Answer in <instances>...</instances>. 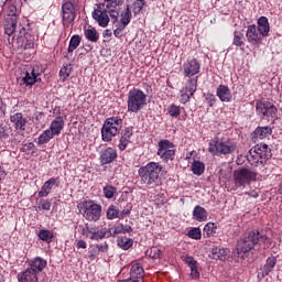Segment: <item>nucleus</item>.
I'll return each mask as SVG.
<instances>
[{
    "instance_id": "nucleus-17",
    "label": "nucleus",
    "mask_w": 282,
    "mask_h": 282,
    "mask_svg": "<svg viewBox=\"0 0 282 282\" xmlns=\"http://www.w3.org/2000/svg\"><path fill=\"white\" fill-rule=\"evenodd\" d=\"M47 268V260L41 257L33 258L29 261V269L32 270L35 274H40L44 269Z\"/></svg>"
},
{
    "instance_id": "nucleus-12",
    "label": "nucleus",
    "mask_w": 282,
    "mask_h": 282,
    "mask_svg": "<svg viewBox=\"0 0 282 282\" xmlns=\"http://www.w3.org/2000/svg\"><path fill=\"white\" fill-rule=\"evenodd\" d=\"M256 111L261 118H276V106L270 101H257Z\"/></svg>"
},
{
    "instance_id": "nucleus-5",
    "label": "nucleus",
    "mask_w": 282,
    "mask_h": 282,
    "mask_svg": "<svg viewBox=\"0 0 282 282\" xmlns=\"http://www.w3.org/2000/svg\"><path fill=\"white\" fill-rule=\"evenodd\" d=\"M272 158V150L268 144H257L249 151L248 160L252 166H263Z\"/></svg>"
},
{
    "instance_id": "nucleus-40",
    "label": "nucleus",
    "mask_w": 282,
    "mask_h": 282,
    "mask_svg": "<svg viewBox=\"0 0 282 282\" xmlns=\"http://www.w3.org/2000/svg\"><path fill=\"white\" fill-rule=\"evenodd\" d=\"M226 257H228V249H214L213 259H219L220 261H226Z\"/></svg>"
},
{
    "instance_id": "nucleus-8",
    "label": "nucleus",
    "mask_w": 282,
    "mask_h": 282,
    "mask_svg": "<svg viewBox=\"0 0 282 282\" xmlns=\"http://www.w3.org/2000/svg\"><path fill=\"white\" fill-rule=\"evenodd\" d=\"M63 129H65V120H63V117L55 118L51 122L50 128L40 134L37 138V144H47V142H50L54 135H61V131H63Z\"/></svg>"
},
{
    "instance_id": "nucleus-41",
    "label": "nucleus",
    "mask_w": 282,
    "mask_h": 282,
    "mask_svg": "<svg viewBox=\"0 0 282 282\" xmlns=\"http://www.w3.org/2000/svg\"><path fill=\"white\" fill-rule=\"evenodd\" d=\"M131 246H133V240L130 238H119L118 239V247L122 248V250H129V248H131Z\"/></svg>"
},
{
    "instance_id": "nucleus-18",
    "label": "nucleus",
    "mask_w": 282,
    "mask_h": 282,
    "mask_svg": "<svg viewBox=\"0 0 282 282\" xmlns=\"http://www.w3.org/2000/svg\"><path fill=\"white\" fill-rule=\"evenodd\" d=\"M84 235L91 239L93 241H98L99 239H105L107 231L105 229H98L96 227H87L84 229Z\"/></svg>"
},
{
    "instance_id": "nucleus-60",
    "label": "nucleus",
    "mask_w": 282,
    "mask_h": 282,
    "mask_svg": "<svg viewBox=\"0 0 282 282\" xmlns=\"http://www.w3.org/2000/svg\"><path fill=\"white\" fill-rule=\"evenodd\" d=\"M34 147V143H29V149H32Z\"/></svg>"
},
{
    "instance_id": "nucleus-1",
    "label": "nucleus",
    "mask_w": 282,
    "mask_h": 282,
    "mask_svg": "<svg viewBox=\"0 0 282 282\" xmlns=\"http://www.w3.org/2000/svg\"><path fill=\"white\" fill-rule=\"evenodd\" d=\"M199 69H202V64L197 59H187L183 64V74L187 79V84L185 88L181 90V101L186 104L191 100V96H194L195 91H197V74H199Z\"/></svg>"
},
{
    "instance_id": "nucleus-39",
    "label": "nucleus",
    "mask_w": 282,
    "mask_h": 282,
    "mask_svg": "<svg viewBox=\"0 0 282 282\" xmlns=\"http://www.w3.org/2000/svg\"><path fill=\"white\" fill-rule=\"evenodd\" d=\"M147 254L150 257V259H162L164 251H162V249L159 247H152L147 251Z\"/></svg>"
},
{
    "instance_id": "nucleus-57",
    "label": "nucleus",
    "mask_w": 282,
    "mask_h": 282,
    "mask_svg": "<svg viewBox=\"0 0 282 282\" xmlns=\"http://www.w3.org/2000/svg\"><path fill=\"white\" fill-rule=\"evenodd\" d=\"M77 248L78 249L83 248V250H85V248H87V242H85V240H78Z\"/></svg>"
},
{
    "instance_id": "nucleus-7",
    "label": "nucleus",
    "mask_w": 282,
    "mask_h": 282,
    "mask_svg": "<svg viewBox=\"0 0 282 282\" xmlns=\"http://www.w3.org/2000/svg\"><path fill=\"white\" fill-rule=\"evenodd\" d=\"M122 129V119L118 117L108 118L101 128V138L104 142H111Z\"/></svg>"
},
{
    "instance_id": "nucleus-25",
    "label": "nucleus",
    "mask_w": 282,
    "mask_h": 282,
    "mask_svg": "<svg viewBox=\"0 0 282 282\" xmlns=\"http://www.w3.org/2000/svg\"><path fill=\"white\" fill-rule=\"evenodd\" d=\"M216 95L221 102H230L232 100V93H230V88L226 85H220L217 88Z\"/></svg>"
},
{
    "instance_id": "nucleus-35",
    "label": "nucleus",
    "mask_w": 282,
    "mask_h": 282,
    "mask_svg": "<svg viewBox=\"0 0 282 282\" xmlns=\"http://www.w3.org/2000/svg\"><path fill=\"white\" fill-rule=\"evenodd\" d=\"M246 43V39L243 36V33L239 32V31H235L234 32V40H232V44L236 47H243Z\"/></svg>"
},
{
    "instance_id": "nucleus-37",
    "label": "nucleus",
    "mask_w": 282,
    "mask_h": 282,
    "mask_svg": "<svg viewBox=\"0 0 282 282\" xmlns=\"http://www.w3.org/2000/svg\"><path fill=\"white\" fill-rule=\"evenodd\" d=\"M120 23L122 25V30H124L128 23H131V8L129 6L126 9L124 13H121Z\"/></svg>"
},
{
    "instance_id": "nucleus-19",
    "label": "nucleus",
    "mask_w": 282,
    "mask_h": 282,
    "mask_svg": "<svg viewBox=\"0 0 282 282\" xmlns=\"http://www.w3.org/2000/svg\"><path fill=\"white\" fill-rule=\"evenodd\" d=\"M276 265V257L271 256L267 259L262 269H260V272H258V279H265L274 270V267Z\"/></svg>"
},
{
    "instance_id": "nucleus-16",
    "label": "nucleus",
    "mask_w": 282,
    "mask_h": 282,
    "mask_svg": "<svg viewBox=\"0 0 282 282\" xmlns=\"http://www.w3.org/2000/svg\"><path fill=\"white\" fill-rule=\"evenodd\" d=\"M246 36H247L248 43H250L251 45H254L256 47H259V45L263 43V39H264L263 35L257 29V25L254 24L248 26Z\"/></svg>"
},
{
    "instance_id": "nucleus-21",
    "label": "nucleus",
    "mask_w": 282,
    "mask_h": 282,
    "mask_svg": "<svg viewBox=\"0 0 282 282\" xmlns=\"http://www.w3.org/2000/svg\"><path fill=\"white\" fill-rule=\"evenodd\" d=\"M19 23V18L17 17H4L3 21V28H4V34H8L9 36H12L14 32L17 31V24Z\"/></svg>"
},
{
    "instance_id": "nucleus-46",
    "label": "nucleus",
    "mask_w": 282,
    "mask_h": 282,
    "mask_svg": "<svg viewBox=\"0 0 282 282\" xmlns=\"http://www.w3.org/2000/svg\"><path fill=\"white\" fill-rule=\"evenodd\" d=\"M53 237H54V234H52V231L50 230L42 229L39 231V238L42 241H52Z\"/></svg>"
},
{
    "instance_id": "nucleus-3",
    "label": "nucleus",
    "mask_w": 282,
    "mask_h": 282,
    "mask_svg": "<svg viewBox=\"0 0 282 282\" xmlns=\"http://www.w3.org/2000/svg\"><path fill=\"white\" fill-rule=\"evenodd\" d=\"M141 184L144 186H158L160 177L164 173V166L158 162H150L138 170Z\"/></svg>"
},
{
    "instance_id": "nucleus-13",
    "label": "nucleus",
    "mask_w": 282,
    "mask_h": 282,
    "mask_svg": "<svg viewBox=\"0 0 282 282\" xmlns=\"http://www.w3.org/2000/svg\"><path fill=\"white\" fill-rule=\"evenodd\" d=\"M93 19L97 21L100 28H107L109 25V13L105 2L97 4V8L93 12Z\"/></svg>"
},
{
    "instance_id": "nucleus-31",
    "label": "nucleus",
    "mask_w": 282,
    "mask_h": 282,
    "mask_svg": "<svg viewBox=\"0 0 282 282\" xmlns=\"http://www.w3.org/2000/svg\"><path fill=\"white\" fill-rule=\"evenodd\" d=\"M257 30L263 37L270 34V22H268V18L261 17L258 19Z\"/></svg>"
},
{
    "instance_id": "nucleus-58",
    "label": "nucleus",
    "mask_w": 282,
    "mask_h": 282,
    "mask_svg": "<svg viewBox=\"0 0 282 282\" xmlns=\"http://www.w3.org/2000/svg\"><path fill=\"white\" fill-rule=\"evenodd\" d=\"M247 195H249V197H259V192L257 189H253L249 193H247Z\"/></svg>"
},
{
    "instance_id": "nucleus-44",
    "label": "nucleus",
    "mask_w": 282,
    "mask_h": 282,
    "mask_svg": "<svg viewBox=\"0 0 282 282\" xmlns=\"http://www.w3.org/2000/svg\"><path fill=\"white\" fill-rule=\"evenodd\" d=\"M118 189L111 185H106L104 187V195L107 199H112L113 195H116Z\"/></svg>"
},
{
    "instance_id": "nucleus-11",
    "label": "nucleus",
    "mask_w": 282,
    "mask_h": 282,
    "mask_svg": "<svg viewBox=\"0 0 282 282\" xmlns=\"http://www.w3.org/2000/svg\"><path fill=\"white\" fill-rule=\"evenodd\" d=\"M159 149L156 155L163 160V162H169L175 160V145L169 140H161L158 144Z\"/></svg>"
},
{
    "instance_id": "nucleus-47",
    "label": "nucleus",
    "mask_w": 282,
    "mask_h": 282,
    "mask_svg": "<svg viewBox=\"0 0 282 282\" xmlns=\"http://www.w3.org/2000/svg\"><path fill=\"white\" fill-rule=\"evenodd\" d=\"M144 8V0H135L133 2V13L140 14L142 12V9Z\"/></svg>"
},
{
    "instance_id": "nucleus-59",
    "label": "nucleus",
    "mask_w": 282,
    "mask_h": 282,
    "mask_svg": "<svg viewBox=\"0 0 282 282\" xmlns=\"http://www.w3.org/2000/svg\"><path fill=\"white\" fill-rule=\"evenodd\" d=\"M2 107H3V102L0 99V112H1Z\"/></svg>"
},
{
    "instance_id": "nucleus-38",
    "label": "nucleus",
    "mask_w": 282,
    "mask_h": 282,
    "mask_svg": "<svg viewBox=\"0 0 282 282\" xmlns=\"http://www.w3.org/2000/svg\"><path fill=\"white\" fill-rule=\"evenodd\" d=\"M215 232H217V225L215 223H207L203 230L204 237H213Z\"/></svg>"
},
{
    "instance_id": "nucleus-48",
    "label": "nucleus",
    "mask_w": 282,
    "mask_h": 282,
    "mask_svg": "<svg viewBox=\"0 0 282 282\" xmlns=\"http://www.w3.org/2000/svg\"><path fill=\"white\" fill-rule=\"evenodd\" d=\"M167 112L172 118H177L182 111L180 110V106L172 105L169 107Z\"/></svg>"
},
{
    "instance_id": "nucleus-45",
    "label": "nucleus",
    "mask_w": 282,
    "mask_h": 282,
    "mask_svg": "<svg viewBox=\"0 0 282 282\" xmlns=\"http://www.w3.org/2000/svg\"><path fill=\"white\" fill-rule=\"evenodd\" d=\"M187 236L189 237V239L199 240L202 239V229H199L198 227H194L188 230Z\"/></svg>"
},
{
    "instance_id": "nucleus-30",
    "label": "nucleus",
    "mask_w": 282,
    "mask_h": 282,
    "mask_svg": "<svg viewBox=\"0 0 282 282\" xmlns=\"http://www.w3.org/2000/svg\"><path fill=\"white\" fill-rule=\"evenodd\" d=\"M185 263L191 269V278L195 280L199 279V269L197 268L196 259L188 256L185 258Z\"/></svg>"
},
{
    "instance_id": "nucleus-53",
    "label": "nucleus",
    "mask_w": 282,
    "mask_h": 282,
    "mask_svg": "<svg viewBox=\"0 0 282 282\" xmlns=\"http://www.w3.org/2000/svg\"><path fill=\"white\" fill-rule=\"evenodd\" d=\"M205 102L208 105V107H213L215 105V95L207 94L205 97Z\"/></svg>"
},
{
    "instance_id": "nucleus-26",
    "label": "nucleus",
    "mask_w": 282,
    "mask_h": 282,
    "mask_svg": "<svg viewBox=\"0 0 282 282\" xmlns=\"http://www.w3.org/2000/svg\"><path fill=\"white\" fill-rule=\"evenodd\" d=\"M34 41L36 39L30 33H25L24 36L19 37L20 47L22 50H34Z\"/></svg>"
},
{
    "instance_id": "nucleus-42",
    "label": "nucleus",
    "mask_w": 282,
    "mask_h": 282,
    "mask_svg": "<svg viewBox=\"0 0 282 282\" xmlns=\"http://www.w3.org/2000/svg\"><path fill=\"white\" fill-rule=\"evenodd\" d=\"M78 45H80L79 35H73L68 45V53L72 54V52H74V50H76Z\"/></svg>"
},
{
    "instance_id": "nucleus-10",
    "label": "nucleus",
    "mask_w": 282,
    "mask_h": 282,
    "mask_svg": "<svg viewBox=\"0 0 282 282\" xmlns=\"http://www.w3.org/2000/svg\"><path fill=\"white\" fill-rule=\"evenodd\" d=\"M257 180V173L250 169L241 167L234 172V184L237 188H246L251 182Z\"/></svg>"
},
{
    "instance_id": "nucleus-27",
    "label": "nucleus",
    "mask_w": 282,
    "mask_h": 282,
    "mask_svg": "<svg viewBox=\"0 0 282 282\" xmlns=\"http://www.w3.org/2000/svg\"><path fill=\"white\" fill-rule=\"evenodd\" d=\"M39 82V73L32 69V72H26L24 77L21 78L20 85H26V87H32L34 83Z\"/></svg>"
},
{
    "instance_id": "nucleus-54",
    "label": "nucleus",
    "mask_w": 282,
    "mask_h": 282,
    "mask_svg": "<svg viewBox=\"0 0 282 282\" xmlns=\"http://www.w3.org/2000/svg\"><path fill=\"white\" fill-rule=\"evenodd\" d=\"M59 76H61V78H63V80H65V78L69 77V68H67L66 66L63 67L59 70Z\"/></svg>"
},
{
    "instance_id": "nucleus-9",
    "label": "nucleus",
    "mask_w": 282,
    "mask_h": 282,
    "mask_svg": "<svg viewBox=\"0 0 282 282\" xmlns=\"http://www.w3.org/2000/svg\"><path fill=\"white\" fill-rule=\"evenodd\" d=\"M128 111L131 113H138L147 106V94L144 91L134 88L128 94Z\"/></svg>"
},
{
    "instance_id": "nucleus-56",
    "label": "nucleus",
    "mask_w": 282,
    "mask_h": 282,
    "mask_svg": "<svg viewBox=\"0 0 282 282\" xmlns=\"http://www.w3.org/2000/svg\"><path fill=\"white\" fill-rule=\"evenodd\" d=\"M122 28H118L113 31V35L117 37V39H122Z\"/></svg>"
},
{
    "instance_id": "nucleus-55",
    "label": "nucleus",
    "mask_w": 282,
    "mask_h": 282,
    "mask_svg": "<svg viewBox=\"0 0 282 282\" xmlns=\"http://www.w3.org/2000/svg\"><path fill=\"white\" fill-rule=\"evenodd\" d=\"M131 212L129 209H123L122 212H119V219H124V217H129Z\"/></svg>"
},
{
    "instance_id": "nucleus-49",
    "label": "nucleus",
    "mask_w": 282,
    "mask_h": 282,
    "mask_svg": "<svg viewBox=\"0 0 282 282\" xmlns=\"http://www.w3.org/2000/svg\"><path fill=\"white\" fill-rule=\"evenodd\" d=\"M7 12H8V13L6 14V17H10V18L17 17V19H19V9H17V6L10 4V6L8 7Z\"/></svg>"
},
{
    "instance_id": "nucleus-20",
    "label": "nucleus",
    "mask_w": 282,
    "mask_h": 282,
    "mask_svg": "<svg viewBox=\"0 0 282 282\" xmlns=\"http://www.w3.org/2000/svg\"><path fill=\"white\" fill-rule=\"evenodd\" d=\"M118 158V152L116 151V149L113 148H107L106 150H102L100 152V162L101 164H111V162H113V160H116Z\"/></svg>"
},
{
    "instance_id": "nucleus-23",
    "label": "nucleus",
    "mask_w": 282,
    "mask_h": 282,
    "mask_svg": "<svg viewBox=\"0 0 282 282\" xmlns=\"http://www.w3.org/2000/svg\"><path fill=\"white\" fill-rule=\"evenodd\" d=\"M10 121L13 123L14 129H20V131H25V124H28V119L23 117V113L17 112L10 117Z\"/></svg>"
},
{
    "instance_id": "nucleus-2",
    "label": "nucleus",
    "mask_w": 282,
    "mask_h": 282,
    "mask_svg": "<svg viewBox=\"0 0 282 282\" xmlns=\"http://www.w3.org/2000/svg\"><path fill=\"white\" fill-rule=\"evenodd\" d=\"M257 243H264L268 246L270 243V239H268L267 236L261 235L259 230H252L238 241L236 250L234 251V257L243 259V254L250 252Z\"/></svg>"
},
{
    "instance_id": "nucleus-4",
    "label": "nucleus",
    "mask_w": 282,
    "mask_h": 282,
    "mask_svg": "<svg viewBox=\"0 0 282 282\" xmlns=\"http://www.w3.org/2000/svg\"><path fill=\"white\" fill-rule=\"evenodd\" d=\"M77 208L87 221H99L102 216V206L91 199L78 203Z\"/></svg>"
},
{
    "instance_id": "nucleus-14",
    "label": "nucleus",
    "mask_w": 282,
    "mask_h": 282,
    "mask_svg": "<svg viewBox=\"0 0 282 282\" xmlns=\"http://www.w3.org/2000/svg\"><path fill=\"white\" fill-rule=\"evenodd\" d=\"M62 14L64 25L69 28V24L74 23V19H76V7H74V3L70 1L65 2L62 6Z\"/></svg>"
},
{
    "instance_id": "nucleus-15",
    "label": "nucleus",
    "mask_w": 282,
    "mask_h": 282,
    "mask_svg": "<svg viewBox=\"0 0 282 282\" xmlns=\"http://www.w3.org/2000/svg\"><path fill=\"white\" fill-rule=\"evenodd\" d=\"M106 6V10L108 14H110V19L112 23L118 21V17H120V6H122V0H104Z\"/></svg>"
},
{
    "instance_id": "nucleus-52",
    "label": "nucleus",
    "mask_w": 282,
    "mask_h": 282,
    "mask_svg": "<svg viewBox=\"0 0 282 282\" xmlns=\"http://www.w3.org/2000/svg\"><path fill=\"white\" fill-rule=\"evenodd\" d=\"M195 158H199V154L195 150L188 152L185 156V159L188 160L189 164H193V162H195Z\"/></svg>"
},
{
    "instance_id": "nucleus-6",
    "label": "nucleus",
    "mask_w": 282,
    "mask_h": 282,
    "mask_svg": "<svg viewBox=\"0 0 282 282\" xmlns=\"http://www.w3.org/2000/svg\"><path fill=\"white\" fill-rule=\"evenodd\" d=\"M212 155H230L237 151V143L228 139H214L208 147Z\"/></svg>"
},
{
    "instance_id": "nucleus-36",
    "label": "nucleus",
    "mask_w": 282,
    "mask_h": 282,
    "mask_svg": "<svg viewBox=\"0 0 282 282\" xmlns=\"http://www.w3.org/2000/svg\"><path fill=\"white\" fill-rule=\"evenodd\" d=\"M85 36L91 43H97L98 39H100L98 32L94 28L85 29Z\"/></svg>"
},
{
    "instance_id": "nucleus-50",
    "label": "nucleus",
    "mask_w": 282,
    "mask_h": 282,
    "mask_svg": "<svg viewBox=\"0 0 282 282\" xmlns=\"http://www.w3.org/2000/svg\"><path fill=\"white\" fill-rule=\"evenodd\" d=\"M132 228L129 225H119L115 228V235H120V232H131Z\"/></svg>"
},
{
    "instance_id": "nucleus-28",
    "label": "nucleus",
    "mask_w": 282,
    "mask_h": 282,
    "mask_svg": "<svg viewBox=\"0 0 282 282\" xmlns=\"http://www.w3.org/2000/svg\"><path fill=\"white\" fill-rule=\"evenodd\" d=\"M132 137H133V129L126 128L122 132L120 143H119L120 151H124V149L129 147V143L131 142Z\"/></svg>"
},
{
    "instance_id": "nucleus-32",
    "label": "nucleus",
    "mask_w": 282,
    "mask_h": 282,
    "mask_svg": "<svg viewBox=\"0 0 282 282\" xmlns=\"http://www.w3.org/2000/svg\"><path fill=\"white\" fill-rule=\"evenodd\" d=\"M254 138L258 140H265L269 135H272V128L270 127H258L254 132Z\"/></svg>"
},
{
    "instance_id": "nucleus-34",
    "label": "nucleus",
    "mask_w": 282,
    "mask_h": 282,
    "mask_svg": "<svg viewBox=\"0 0 282 282\" xmlns=\"http://www.w3.org/2000/svg\"><path fill=\"white\" fill-rule=\"evenodd\" d=\"M193 217L196 221H206L208 219V213L204 207L197 205L193 210Z\"/></svg>"
},
{
    "instance_id": "nucleus-33",
    "label": "nucleus",
    "mask_w": 282,
    "mask_h": 282,
    "mask_svg": "<svg viewBox=\"0 0 282 282\" xmlns=\"http://www.w3.org/2000/svg\"><path fill=\"white\" fill-rule=\"evenodd\" d=\"M205 171L206 164L199 161V158H194V161L192 162V172L194 173V175H204Z\"/></svg>"
},
{
    "instance_id": "nucleus-24",
    "label": "nucleus",
    "mask_w": 282,
    "mask_h": 282,
    "mask_svg": "<svg viewBox=\"0 0 282 282\" xmlns=\"http://www.w3.org/2000/svg\"><path fill=\"white\" fill-rule=\"evenodd\" d=\"M19 282H39V275L30 268L18 274Z\"/></svg>"
},
{
    "instance_id": "nucleus-51",
    "label": "nucleus",
    "mask_w": 282,
    "mask_h": 282,
    "mask_svg": "<svg viewBox=\"0 0 282 282\" xmlns=\"http://www.w3.org/2000/svg\"><path fill=\"white\" fill-rule=\"evenodd\" d=\"M50 208H52V203L47 199H42L40 206H37L39 210H50Z\"/></svg>"
},
{
    "instance_id": "nucleus-29",
    "label": "nucleus",
    "mask_w": 282,
    "mask_h": 282,
    "mask_svg": "<svg viewBox=\"0 0 282 282\" xmlns=\"http://www.w3.org/2000/svg\"><path fill=\"white\" fill-rule=\"evenodd\" d=\"M130 279L140 282V279H144V268L142 264L134 263L130 269Z\"/></svg>"
},
{
    "instance_id": "nucleus-43",
    "label": "nucleus",
    "mask_w": 282,
    "mask_h": 282,
    "mask_svg": "<svg viewBox=\"0 0 282 282\" xmlns=\"http://www.w3.org/2000/svg\"><path fill=\"white\" fill-rule=\"evenodd\" d=\"M107 219H119V210L116 206L111 205L107 209Z\"/></svg>"
},
{
    "instance_id": "nucleus-22",
    "label": "nucleus",
    "mask_w": 282,
    "mask_h": 282,
    "mask_svg": "<svg viewBox=\"0 0 282 282\" xmlns=\"http://www.w3.org/2000/svg\"><path fill=\"white\" fill-rule=\"evenodd\" d=\"M58 184H59L58 177L50 178L41 187V191L39 192V197H47V195L52 193V188H54V186H58Z\"/></svg>"
}]
</instances>
